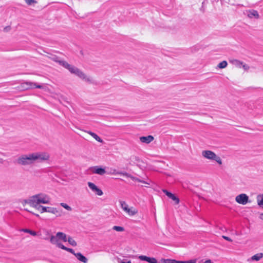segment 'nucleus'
<instances>
[{
	"mask_svg": "<svg viewBox=\"0 0 263 263\" xmlns=\"http://www.w3.org/2000/svg\"><path fill=\"white\" fill-rule=\"evenodd\" d=\"M259 218H260L261 219L263 220V213H261V214L260 215V216H259Z\"/></svg>",
	"mask_w": 263,
	"mask_h": 263,
	"instance_id": "a19ab883",
	"label": "nucleus"
},
{
	"mask_svg": "<svg viewBox=\"0 0 263 263\" xmlns=\"http://www.w3.org/2000/svg\"><path fill=\"white\" fill-rule=\"evenodd\" d=\"M50 241L59 248L66 250V247L62 243L63 242H66L65 234L62 232H58L55 235L50 236Z\"/></svg>",
	"mask_w": 263,
	"mask_h": 263,
	"instance_id": "7ed1b4c3",
	"label": "nucleus"
},
{
	"mask_svg": "<svg viewBox=\"0 0 263 263\" xmlns=\"http://www.w3.org/2000/svg\"><path fill=\"white\" fill-rule=\"evenodd\" d=\"M112 229L118 232H123L124 231V228L120 226H114Z\"/></svg>",
	"mask_w": 263,
	"mask_h": 263,
	"instance_id": "bb28decb",
	"label": "nucleus"
},
{
	"mask_svg": "<svg viewBox=\"0 0 263 263\" xmlns=\"http://www.w3.org/2000/svg\"><path fill=\"white\" fill-rule=\"evenodd\" d=\"M27 203L32 207L35 208L37 210L40 211L41 213H44V210H45V206L41 205L40 204L36 203L34 201H28Z\"/></svg>",
	"mask_w": 263,
	"mask_h": 263,
	"instance_id": "9b49d317",
	"label": "nucleus"
},
{
	"mask_svg": "<svg viewBox=\"0 0 263 263\" xmlns=\"http://www.w3.org/2000/svg\"><path fill=\"white\" fill-rule=\"evenodd\" d=\"M25 1L28 5H31L36 3L35 0H25Z\"/></svg>",
	"mask_w": 263,
	"mask_h": 263,
	"instance_id": "c756f323",
	"label": "nucleus"
},
{
	"mask_svg": "<svg viewBox=\"0 0 263 263\" xmlns=\"http://www.w3.org/2000/svg\"><path fill=\"white\" fill-rule=\"evenodd\" d=\"M37 204L48 203L49 202V199L45 194H39L32 196L28 201H34Z\"/></svg>",
	"mask_w": 263,
	"mask_h": 263,
	"instance_id": "423d86ee",
	"label": "nucleus"
},
{
	"mask_svg": "<svg viewBox=\"0 0 263 263\" xmlns=\"http://www.w3.org/2000/svg\"><path fill=\"white\" fill-rule=\"evenodd\" d=\"M34 215H35L36 217H39V215L37 214H34V213H33Z\"/></svg>",
	"mask_w": 263,
	"mask_h": 263,
	"instance_id": "c03bdc74",
	"label": "nucleus"
},
{
	"mask_svg": "<svg viewBox=\"0 0 263 263\" xmlns=\"http://www.w3.org/2000/svg\"><path fill=\"white\" fill-rule=\"evenodd\" d=\"M168 198L172 199L173 201H175L176 204H178L179 203L180 200L179 198H178L177 196H176L174 194H171L168 196Z\"/></svg>",
	"mask_w": 263,
	"mask_h": 263,
	"instance_id": "5701e85b",
	"label": "nucleus"
},
{
	"mask_svg": "<svg viewBox=\"0 0 263 263\" xmlns=\"http://www.w3.org/2000/svg\"><path fill=\"white\" fill-rule=\"evenodd\" d=\"M196 262H197V259H191L189 260H187V261H186L185 263H196Z\"/></svg>",
	"mask_w": 263,
	"mask_h": 263,
	"instance_id": "473e14b6",
	"label": "nucleus"
},
{
	"mask_svg": "<svg viewBox=\"0 0 263 263\" xmlns=\"http://www.w3.org/2000/svg\"><path fill=\"white\" fill-rule=\"evenodd\" d=\"M114 174L121 175L125 176L126 177L130 178L133 181H137V182H142V183H145V184H149V183H148V182H146L145 181L142 180H141L140 179H139L138 178L134 177V176H132V175H130V174H129V173H127L126 172H119L114 173Z\"/></svg>",
	"mask_w": 263,
	"mask_h": 263,
	"instance_id": "6e6552de",
	"label": "nucleus"
},
{
	"mask_svg": "<svg viewBox=\"0 0 263 263\" xmlns=\"http://www.w3.org/2000/svg\"><path fill=\"white\" fill-rule=\"evenodd\" d=\"M141 260L146 261L149 263H157V259L154 257H149L146 256L141 255L139 257Z\"/></svg>",
	"mask_w": 263,
	"mask_h": 263,
	"instance_id": "4468645a",
	"label": "nucleus"
},
{
	"mask_svg": "<svg viewBox=\"0 0 263 263\" xmlns=\"http://www.w3.org/2000/svg\"><path fill=\"white\" fill-rule=\"evenodd\" d=\"M163 263H175V259H162Z\"/></svg>",
	"mask_w": 263,
	"mask_h": 263,
	"instance_id": "c85d7f7f",
	"label": "nucleus"
},
{
	"mask_svg": "<svg viewBox=\"0 0 263 263\" xmlns=\"http://www.w3.org/2000/svg\"><path fill=\"white\" fill-rule=\"evenodd\" d=\"M50 155L46 152H37L23 155L19 157L16 160V163L22 165H28L33 164L35 162H42L49 160Z\"/></svg>",
	"mask_w": 263,
	"mask_h": 263,
	"instance_id": "f257e3e1",
	"label": "nucleus"
},
{
	"mask_svg": "<svg viewBox=\"0 0 263 263\" xmlns=\"http://www.w3.org/2000/svg\"><path fill=\"white\" fill-rule=\"evenodd\" d=\"M154 139V137L151 135H149L148 136H142L140 137V141L142 143H145L146 144L151 143L152 141H153Z\"/></svg>",
	"mask_w": 263,
	"mask_h": 263,
	"instance_id": "2eb2a0df",
	"label": "nucleus"
},
{
	"mask_svg": "<svg viewBox=\"0 0 263 263\" xmlns=\"http://www.w3.org/2000/svg\"><path fill=\"white\" fill-rule=\"evenodd\" d=\"M67 210H68V211H71V207L68 206V205H67Z\"/></svg>",
	"mask_w": 263,
	"mask_h": 263,
	"instance_id": "ea45409f",
	"label": "nucleus"
},
{
	"mask_svg": "<svg viewBox=\"0 0 263 263\" xmlns=\"http://www.w3.org/2000/svg\"><path fill=\"white\" fill-rule=\"evenodd\" d=\"M204 263H212L210 259H208L205 260Z\"/></svg>",
	"mask_w": 263,
	"mask_h": 263,
	"instance_id": "4c0bfd02",
	"label": "nucleus"
},
{
	"mask_svg": "<svg viewBox=\"0 0 263 263\" xmlns=\"http://www.w3.org/2000/svg\"><path fill=\"white\" fill-rule=\"evenodd\" d=\"M91 170L92 173L100 175H103L106 173V171L104 168L99 166L92 167L91 168Z\"/></svg>",
	"mask_w": 263,
	"mask_h": 263,
	"instance_id": "f8f14e48",
	"label": "nucleus"
},
{
	"mask_svg": "<svg viewBox=\"0 0 263 263\" xmlns=\"http://www.w3.org/2000/svg\"><path fill=\"white\" fill-rule=\"evenodd\" d=\"M163 192L164 193H165V194L168 197L171 194V193L168 192L167 190H163Z\"/></svg>",
	"mask_w": 263,
	"mask_h": 263,
	"instance_id": "c9c22d12",
	"label": "nucleus"
},
{
	"mask_svg": "<svg viewBox=\"0 0 263 263\" xmlns=\"http://www.w3.org/2000/svg\"><path fill=\"white\" fill-rule=\"evenodd\" d=\"M186 261H178L175 259V263H185Z\"/></svg>",
	"mask_w": 263,
	"mask_h": 263,
	"instance_id": "e433bc0d",
	"label": "nucleus"
},
{
	"mask_svg": "<svg viewBox=\"0 0 263 263\" xmlns=\"http://www.w3.org/2000/svg\"><path fill=\"white\" fill-rule=\"evenodd\" d=\"M88 134H89L90 135H91L95 140H96L97 141L103 143V141L102 139L98 136L96 134L91 132V131H88L87 132Z\"/></svg>",
	"mask_w": 263,
	"mask_h": 263,
	"instance_id": "f3484780",
	"label": "nucleus"
},
{
	"mask_svg": "<svg viewBox=\"0 0 263 263\" xmlns=\"http://www.w3.org/2000/svg\"><path fill=\"white\" fill-rule=\"evenodd\" d=\"M241 67H242V68L244 69V70H248L250 68V67L249 65L246 64H244L243 63V64L242 65Z\"/></svg>",
	"mask_w": 263,
	"mask_h": 263,
	"instance_id": "7c9ffc66",
	"label": "nucleus"
},
{
	"mask_svg": "<svg viewBox=\"0 0 263 263\" xmlns=\"http://www.w3.org/2000/svg\"><path fill=\"white\" fill-rule=\"evenodd\" d=\"M202 156L206 159L216 161L219 164H222V160L220 157L217 156L215 153L211 151H203L202 152Z\"/></svg>",
	"mask_w": 263,
	"mask_h": 263,
	"instance_id": "39448f33",
	"label": "nucleus"
},
{
	"mask_svg": "<svg viewBox=\"0 0 263 263\" xmlns=\"http://www.w3.org/2000/svg\"><path fill=\"white\" fill-rule=\"evenodd\" d=\"M75 256L77 258V259L84 262V263H86L88 261V259L87 258L85 257L82 253H77L76 254H75Z\"/></svg>",
	"mask_w": 263,
	"mask_h": 263,
	"instance_id": "dca6fc26",
	"label": "nucleus"
},
{
	"mask_svg": "<svg viewBox=\"0 0 263 263\" xmlns=\"http://www.w3.org/2000/svg\"><path fill=\"white\" fill-rule=\"evenodd\" d=\"M130 160L132 162H133L134 164H136L138 165V163H139L141 160L139 158V157L135 156H133L130 157Z\"/></svg>",
	"mask_w": 263,
	"mask_h": 263,
	"instance_id": "b1692460",
	"label": "nucleus"
},
{
	"mask_svg": "<svg viewBox=\"0 0 263 263\" xmlns=\"http://www.w3.org/2000/svg\"><path fill=\"white\" fill-rule=\"evenodd\" d=\"M18 89L20 90H27L29 89H32L33 88H40L43 89L44 86L43 85L37 84L36 83L31 82H25L20 84L18 86Z\"/></svg>",
	"mask_w": 263,
	"mask_h": 263,
	"instance_id": "20e7f679",
	"label": "nucleus"
},
{
	"mask_svg": "<svg viewBox=\"0 0 263 263\" xmlns=\"http://www.w3.org/2000/svg\"><path fill=\"white\" fill-rule=\"evenodd\" d=\"M44 212H49V213L55 214V213H57L58 211L55 208L45 206V210H44Z\"/></svg>",
	"mask_w": 263,
	"mask_h": 263,
	"instance_id": "4be33fe9",
	"label": "nucleus"
},
{
	"mask_svg": "<svg viewBox=\"0 0 263 263\" xmlns=\"http://www.w3.org/2000/svg\"><path fill=\"white\" fill-rule=\"evenodd\" d=\"M87 184L89 187L92 190V191L95 192V193L97 195L99 196H101L103 195V193L102 191L100 189H99L97 185H96L93 183L88 182Z\"/></svg>",
	"mask_w": 263,
	"mask_h": 263,
	"instance_id": "9d476101",
	"label": "nucleus"
},
{
	"mask_svg": "<svg viewBox=\"0 0 263 263\" xmlns=\"http://www.w3.org/2000/svg\"><path fill=\"white\" fill-rule=\"evenodd\" d=\"M67 241L69 242V243L72 246L75 247L77 246L76 241L70 237H69L68 238Z\"/></svg>",
	"mask_w": 263,
	"mask_h": 263,
	"instance_id": "a878e982",
	"label": "nucleus"
},
{
	"mask_svg": "<svg viewBox=\"0 0 263 263\" xmlns=\"http://www.w3.org/2000/svg\"><path fill=\"white\" fill-rule=\"evenodd\" d=\"M23 231L24 232H26V233H29L30 235H31L32 236H35L36 235V233L35 231L30 230L29 229H23Z\"/></svg>",
	"mask_w": 263,
	"mask_h": 263,
	"instance_id": "cd10ccee",
	"label": "nucleus"
},
{
	"mask_svg": "<svg viewBox=\"0 0 263 263\" xmlns=\"http://www.w3.org/2000/svg\"><path fill=\"white\" fill-rule=\"evenodd\" d=\"M258 205L263 208V194H259L256 197Z\"/></svg>",
	"mask_w": 263,
	"mask_h": 263,
	"instance_id": "aec40b11",
	"label": "nucleus"
},
{
	"mask_svg": "<svg viewBox=\"0 0 263 263\" xmlns=\"http://www.w3.org/2000/svg\"><path fill=\"white\" fill-rule=\"evenodd\" d=\"M0 163L1 164H3L4 163V160L2 158H0Z\"/></svg>",
	"mask_w": 263,
	"mask_h": 263,
	"instance_id": "79ce46f5",
	"label": "nucleus"
},
{
	"mask_svg": "<svg viewBox=\"0 0 263 263\" xmlns=\"http://www.w3.org/2000/svg\"><path fill=\"white\" fill-rule=\"evenodd\" d=\"M67 69L71 74L78 77L82 80L90 84L94 83V81L92 78L87 76L83 71L76 66L67 63Z\"/></svg>",
	"mask_w": 263,
	"mask_h": 263,
	"instance_id": "f03ea898",
	"label": "nucleus"
},
{
	"mask_svg": "<svg viewBox=\"0 0 263 263\" xmlns=\"http://www.w3.org/2000/svg\"><path fill=\"white\" fill-rule=\"evenodd\" d=\"M61 205L65 209H66V203H61Z\"/></svg>",
	"mask_w": 263,
	"mask_h": 263,
	"instance_id": "58836bf2",
	"label": "nucleus"
},
{
	"mask_svg": "<svg viewBox=\"0 0 263 263\" xmlns=\"http://www.w3.org/2000/svg\"><path fill=\"white\" fill-rule=\"evenodd\" d=\"M228 65L227 62L226 61H223L219 63L218 65H217V67L219 68L222 69L226 68Z\"/></svg>",
	"mask_w": 263,
	"mask_h": 263,
	"instance_id": "393cba45",
	"label": "nucleus"
},
{
	"mask_svg": "<svg viewBox=\"0 0 263 263\" xmlns=\"http://www.w3.org/2000/svg\"><path fill=\"white\" fill-rule=\"evenodd\" d=\"M235 200L239 204L245 205L249 201V197L245 194H241L236 197Z\"/></svg>",
	"mask_w": 263,
	"mask_h": 263,
	"instance_id": "1a4fd4ad",
	"label": "nucleus"
},
{
	"mask_svg": "<svg viewBox=\"0 0 263 263\" xmlns=\"http://www.w3.org/2000/svg\"><path fill=\"white\" fill-rule=\"evenodd\" d=\"M122 209L130 216H134L138 213V211L133 208H129L127 204L124 201H120Z\"/></svg>",
	"mask_w": 263,
	"mask_h": 263,
	"instance_id": "0eeeda50",
	"label": "nucleus"
},
{
	"mask_svg": "<svg viewBox=\"0 0 263 263\" xmlns=\"http://www.w3.org/2000/svg\"><path fill=\"white\" fill-rule=\"evenodd\" d=\"M222 237L223 238H224L225 240H228V241H229L230 242H232V239L231 238H230V237H228V236H222Z\"/></svg>",
	"mask_w": 263,
	"mask_h": 263,
	"instance_id": "f704fd0d",
	"label": "nucleus"
},
{
	"mask_svg": "<svg viewBox=\"0 0 263 263\" xmlns=\"http://www.w3.org/2000/svg\"><path fill=\"white\" fill-rule=\"evenodd\" d=\"M247 15L251 19H258L259 18V14L257 11L253 9L247 11Z\"/></svg>",
	"mask_w": 263,
	"mask_h": 263,
	"instance_id": "ddd939ff",
	"label": "nucleus"
},
{
	"mask_svg": "<svg viewBox=\"0 0 263 263\" xmlns=\"http://www.w3.org/2000/svg\"><path fill=\"white\" fill-rule=\"evenodd\" d=\"M263 257V253H259L252 256L251 258L252 260L258 261Z\"/></svg>",
	"mask_w": 263,
	"mask_h": 263,
	"instance_id": "412c9836",
	"label": "nucleus"
},
{
	"mask_svg": "<svg viewBox=\"0 0 263 263\" xmlns=\"http://www.w3.org/2000/svg\"><path fill=\"white\" fill-rule=\"evenodd\" d=\"M230 62L233 64L234 65L236 66V67L238 68H241L242 65L243 64V62L236 59H233L232 60H230Z\"/></svg>",
	"mask_w": 263,
	"mask_h": 263,
	"instance_id": "6ab92c4d",
	"label": "nucleus"
},
{
	"mask_svg": "<svg viewBox=\"0 0 263 263\" xmlns=\"http://www.w3.org/2000/svg\"><path fill=\"white\" fill-rule=\"evenodd\" d=\"M67 251L70 252L71 253L73 254L74 255L76 254V253H75L74 251L72 249H71V248H67Z\"/></svg>",
	"mask_w": 263,
	"mask_h": 263,
	"instance_id": "2f4dec72",
	"label": "nucleus"
},
{
	"mask_svg": "<svg viewBox=\"0 0 263 263\" xmlns=\"http://www.w3.org/2000/svg\"><path fill=\"white\" fill-rule=\"evenodd\" d=\"M121 263H132V262L130 260H129L127 262L122 261Z\"/></svg>",
	"mask_w": 263,
	"mask_h": 263,
	"instance_id": "37998d69",
	"label": "nucleus"
},
{
	"mask_svg": "<svg viewBox=\"0 0 263 263\" xmlns=\"http://www.w3.org/2000/svg\"><path fill=\"white\" fill-rule=\"evenodd\" d=\"M11 31V27L10 26H8L7 27H6L4 29V32H9Z\"/></svg>",
	"mask_w": 263,
	"mask_h": 263,
	"instance_id": "72a5a7b5",
	"label": "nucleus"
},
{
	"mask_svg": "<svg viewBox=\"0 0 263 263\" xmlns=\"http://www.w3.org/2000/svg\"><path fill=\"white\" fill-rule=\"evenodd\" d=\"M51 60L56 62H58L61 65H62L63 66L66 67L65 63L64 61H60L58 60V58L55 55H52L51 57H49Z\"/></svg>",
	"mask_w": 263,
	"mask_h": 263,
	"instance_id": "a211bd4d",
	"label": "nucleus"
}]
</instances>
